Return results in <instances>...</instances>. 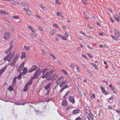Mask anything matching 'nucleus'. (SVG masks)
I'll return each instance as SVG.
<instances>
[{
  "label": "nucleus",
  "mask_w": 120,
  "mask_h": 120,
  "mask_svg": "<svg viewBox=\"0 0 120 120\" xmlns=\"http://www.w3.org/2000/svg\"><path fill=\"white\" fill-rule=\"evenodd\" d=\"M53 70H51L50 71L47 72L45 74L43 75L41 77L43 79L47 78V77L51 75L53 73Z\"/></svg>",
  "instance_id": "f257e3e1"
},
{
  "label": "nucleus",
  "mask_w": 120,
  "mask_h": 120,
  "mask_svg": "<svg viewBox=\"0 0 120 120\" xmlns=\"http://www.w3.org/2000/svg\"><path fill=\"white\" fill-rule=\"evenodd\" d=\"M41 73V72H40V69H39L38 70L34 75V76H35V78L37 79L38 76L40 75Z\"/></svg>",
  "instance_id": "f03ea898"
},
{
  "label": "nucleus",
  "mask_w": 120,
  "mask_h": 120,
  "mask_svg": "<svg viewBox=\"0 0 120 120\" xmlns=\"http://www.w3.org/2000/svg\"><path fill=\"white\" fill-rule=\"evenodd\" d=\"M53 83L52 82H50L49 83L47 84L44 87V89L45 90H48L49 89H51V88L50 87L51 86Z\"/></svg>",
  "instance_id": "7ed1b4c3"
},
{
  "label": "nucleus",
  "mask_w": 120,
  "mask_h": 120,
  "mask_svg": "<svg viewBox=\"0 0 120 120\" xmlns=\"http://www.w3.org/2000/svg\"><path fill=\"white\" fill-rule=\"evenodd\" d=\"M64 79V78L62 77H61L56 81V83L57 84H58L62 82Z\"/></svg>",
  "instance_id": "20e7f679"
},
{
  "label": "nucleus",
  "mask_w": 120,
  "mask_h": 120,
  "mask_svg": "<svg viewBox=\"0 0 120 120\" xmlns=\"http://www.w3.org/2000/svg\"><path fill=\"white\" fill-rule=\"evenodd\" d=\"M68 99L70 101L72 102L73 104H75V101L74 99V98L72 96H69L68 98Z\"/></svg>",
  "instance_id": "39448f33"
},
{
  "label": "nucleus",
  "mask_w": 120,
  "mask_h": 120,
  "mask_svg": "<svg viewBox=\"0 0 120 120\" xmlns=\"http://www.w3.org/2000/svg\"><path fill=\"white\" fill-rule=\"evenodd\" d=\"M7 66L5 65L2 69L0 70V76L1 75V74L4 72L5 70L7 68Z\"/></svg>",
  "instance_id": "423d86ee"
},
{
  "label": "nucleus",
  "mask_w": 120,
  "mask_h": 120,
  "mask_svg": "<svg viewBox=\"0 0 120 120\" xmlns=\"http://www.w3.org/2000/svg\"><path fill=\"white\" fill-rule=\"evenodd\" d=\"M36 67L37 66L36 65H34L32 67V68L30 69L28 71V72H31L35 70L36 69Z\"/></svg>",
  "instance_id": "0eeeda50"
},
{
  "label": "nucleus",
  "mask_w": 120,
  "mask_h": 120,
  "mask_svg": "<svg viewBox=\"0 0 120 120\" xmlns=\"http://www.w3.org/2000/svg\"><path fill=\"white\" fill-rule=\"evenodd\" d=\"M10 34L9 33H6L4 34V38L6 40H7L9 38Z\"/></svg>",
  "instance_id": "6e6552de"
},
{
  "label": "nucleus",
  "mask_w": 120,
  "mask_h": 120,
  "mask_svg": "<svg viewBox=\"0 0 120 120\" xmlns=\"http://www.w3.org/2000/svg\"><path fill=\"white\" fill-rule=\"evenodd\" d=\"M114 18L117 22H119L120 19V14L119 15H115Z\"/></svg>",
  "instance_id": "1a4fd4ad"
},
{
  "label": "nucleus",
  "mask_w": 120,
  "mask_h": 120,
  "mask_svg": "<svg viewBox=\"0 0 120 120\" xmlns=\"http://www.w3.org/2000/svg\"><path fill=\"white\" fill-rule=\"evenodd\" d=\"M100 88L102 92L104 94V93L105 95H107L108 94V93H107L105 91V89L103 87H100Z\"/></svg>",
  "instance_id": "9d476101"
},
{
  "label": "nucleus",
  "mask_w": 120,
  "mask_h": 120,
  "mask_svg": "<svg viewBox=\"0 0 120 120\" xmlns=\"http://www.w3.org/2000/svg\"><path fill=\"white\" fill-rule=\"evenodd\" d=\"M28 71H27V68H24L23 70V72L22 73L23 75L26 74L27 72H28Z\"/></svg>",
  "instance_id": "9b49d317"
},
{
  "label": "nucleus",
  "mask_w": 120,
  "mask_h": 120,
  "mask_svg": "<svg viewBox=\"0 0 120 120\" xmlns=\"http://www.w3.org/2000/svg\"><path fill=\"white\" fill-rule=\"evenodd\" d=\"M80 111L78 109H76L72 111V113L73 114H76L79 113Z\"/></svg>",
  "instance_id": "f8f14e48"
},
{
  "label": "nucleus",
  "mask_w": 120,
  "mask_h": 120,
  "mask_svg": "<svg viewBox=\"0 0 120 120\" xmlns=\"http://www.w3.org/2000/svg\"><path fill=\"white\" fill-rule=\"evenodd\" d=\"M11 54V52H10L8 55L4 58V60L5 61H6L10 57V55Z\"/></svg>",
  "instance_id": "ddd939ff"
},
{
  "label": "nucleus",
  "mask_w": 120,
  "mask_h": 120,
  "mask_svg": "<svg viewBox=\"0 0 120 120\" xmlns=\"http://www.w3.org/2000/svg\"><path fill=\"white\" fill-rule=\"evenodd\" d=\"M115 34L117 38H119L120 36V34H119L118 30H116L115 32Z\"/></svg>",
  "instance_id": "4468645a"
},
{
  "label": "nucleus",
  "mask_w": 120,
  "mask_h": 120,
  "mask_svg": "<svg viewBox=\"0 0 120 120\" xmlns=\"http://www.w3.org/2000/svg\"><path fill=\"white\" fill-rule=\"evenodd\" d=\"M51 76L52 79V80H53L56 79L58 76L55 74H53V75H51Z\"/></svg>",
  "instance_id": "2eb2a0df"
},
{
  "label": "nucleus",
  "mask_w": 120,
  "mask_h": 120,
  "mask_svg": "<svg viewBox=\"0 0 120 120\" xmlns=\"http://www.w3.org/2000/svg\"><path fill=\"white\" fill-rule=\"evenodd\" d=\"M16 77H15L13 79L12 82V84L13 85V86H15V84L16 83Z\"/></svg>",
  "instance_id": "dca6fc26"
},
{
  "label": "nucleus",
  "mask_w": 120,
  "mask_h": 120,
  "mask_svg": "<svg viewBox=\"0 0 120 120\" xmlns=\"http://www.w3.org/2000/svg\"><path fill=\"white\" fill-rule=\"evenodd\" d=\"M83 14L86 16V19H89V18L87 12L86 11H84L83 12Z\"/></svg>",
  "instance_id": "f3484780"
},
{
  "label": "nucleus",
  "mask_w": 120,
  "mask_h": 120,
  "mask_svg": "<svg viewBox=\"0 0 120 120\" xmlns=\"http://www.w3.org/2000/svg\"><path fill=\"white\" fill-rule=\"evenodd\" d=\"M66 82V81H64L62 82H61L59 84L60 87V88H61L65 84Z\"/></svg>",
  "instance_id": "a211bd4d"
},
{
  "label": "nucleus",
  "mask_w": 120,
  "mask_h": 120,
  "mask_svg": "<svg viewBox=\"0 0 120 120\" xmlns=\"http://www.w3.org/2000/svg\"><path fill=\"white\" fill-rule=\"evenodd\" d=\"M33 82V80H32V79H30L26 85H27L28 86V85H30L32 84Z\"/></svg>",
  "instance_id": "6ab92c4d"
},
{
  "label": "nucleus",
  "mask_w": 120,
  "mask_h": 120,
  "mask_svg": "<svg viewBox=\"0 0 120 120\" xmlns=\"http://www.w3.org/2000/svg\"><path fill=\"white\" fill-rule=\"evenodd\" d=\"M26 53L24 52L22 53V56H21V59L24 58L26 57Z\"/></svg>",
  "instance_id": "aec40b11"
},
{
  "label": "nucleus",
  "mask_w": 120,
  "mask_h": 120,
  "mask_svg": "<svg viewBox=\"0 0 120 120\" xmlns=\"http://www.w3.org/2000/svg\"><path fill=\"white\" fill-rule=\"evenodd\" d=\"M10 65H11V66L14 67L16 64V63L14 62L12 60L11 61V62L10 63Z\"/></svg>",
  "instance_id": "412c9836"
},
{
  "label": "nucleus",
  "mask_w": 120,
  "mask_h": 120,
  "mask_svg": "<svg viewBox=\"0 0 120 120\" xmlns=\"http://www.w3.org/2000/svg\"><path fill=\"white\" fill-rule=\"evenodd\" d=\"M28 86L27 85H26L25 86L24 89L23 90V91L25 92L28 89Z\"/></svg>",
  "instance_id": "4be33fe9"
},
{
  "label": "nucleus",
  "mask_w": 120,
  "mask_h": 120,
  "mask_svg": "<svg viewBox=\"0 0 120 120\" xmlns=\"http://www.w3.org/2000/svg\"><path fill=\"white\" fill-rule=\"evenodd\" d=\"M24 65V63H22L19 66V68L20 69H22Z\"/></svg>",
  "instance_id": "5701e85b"
},
{
  "label": "nucleus",
  "mask_w": 120,
  "mask_h": 120,
  "mask_svg": "<svg viewBox=\"0 0 120 120\" xmlns=\"http://www.w3.org/2000/svg\"><path fill=\"white\" fill-rule=\"evenodd\" d=\"M89 115L90 117V119H93L94 118V115L91 113L89 114Z\"/></svg>",
  "instance_id": "b1692460"
},
{
  "label": "nucleus",
  "mask_w": 120,
  "mask_h": 120,
  "mask_svg": "<svg viewBox=\"0 0 120 120\" xmlns=\"http://www.w3.org/2000/svg\"><path fill=\"white\" fill-rule=\"evenodd\" d=\"M67 104V101L66 100H64L63 101L62 105L63 106H65Z\"/></svg>",
  "instance_id": "393cba45"
},
{
  "label": "nucleus",
  "mask_w": 120,
  "mask_h": 120,
  "mask_svg": "<svg viewBox=\"0 0 120 120\" xmlns=\"http://www.w3.org/2000/svg\"><path fill=\"white\" fill-rule=\"evenodd\" d=\"M69 32H68L67 31H66L65 32L64 34V36H65L67 38L68 37L69 35Z\"/></svg>",
  "instance_id": "a878e982"
},
{
  "label": "nucleus",
  "mask_w": 120,
  "mask_h": 120,
  "mask_svg": "<svg viewBox=\"0 0 120 120\" xmlns=\"http://www.w3.org/2000/svg\"><path fill=\"white\" fill-rule=\"evenodd\" d=\"M8 90L10 91H13L14 89L11 86H10L8 88Z\"/></svg>",
  "instance_id": "bb28decb"
},
{
  "label": "nucleus",
  "mask_w": 120,
  "mask_h": 120,
  "mask_svg": "<svg viewBox=\"0 0 120 120\" xmlns=\"http://www.w3.org/2000/svg\"><path fill=\"white\" fill-rule=\"evenodd\" d=\"M56 33V30H52L51 32L50 33L51 35H53Z\"/></svg>",
  "instance_id": "cd10ccee"
},
{
  "label": "nucleus",
  "mask_w": 120,
  "mask_h": 120,
  "mask_svg": "<svg viewBox=\"0 0 120 120\" xmlns=\"http://www.w3.org/2000/svg\"><path fill=\"white\" fill-rule=\"evenodd\" d=\"M27 12L28 15H30L31 14V12L29 10L27 9Z\"/></svg>",
  "instance_id": "c85d7f7f"
},
{
  "label": "nucleus",
  "mask_w": 120,
  "mask_h": 120,
  "mask_svg": "<svg viewBox=\"0 0 120 120\" xmlns=\"http://www.w3.org/2000/svg\"><path fill=\"white\" fill-rule=\"evenodd\" d=\"M22 72L19 74L18 77V79H19L21 78V77L22 76Z\"/></svg>",
  "instance_id": "c756f323"
},
{
  "label": "nucleus",
  "mask_w": 120,
  "mask_h": 120,
  "mask_svg": "<svg viewBox=\"0 0 120 120\" xmlns=\"http://www.w3.org/2000/svg\"><path fill=\"white\" fill-rule=\"evenodd\" d=\"M92 64L94 66V68L96 69L97 70V66L94 63H92Z\"/></svg>",
  "instance_id": "7c9ffc66"
},
{
  "label": "nucleus",
  "mask_w": 120,
  "mask_h": 120,
  "mask_svg": "<svg viewBox=\"0 0 120 120\" xmlns=\"http://www.w3.org/2000/svg\"><path fill=\"white\" fill-rule=\"evenodd\" d=\"M47 79L49 81L50 80H52V79L51 77V76H48L47 77Z\"/></svg>",
  "instance_id": "2f4dec72"
},
{
  "label": "nucleus",
  "mask_w": 120,
  "mask_h": 120,
  "mask_svg": "<svg viewBox=\"0 0 120 120\" xmlns=\"http://www.w3.org/2000/svg\"><path fill=\"white\" fill-rule=\"evenodd\" d=\"M13 47V46H12V45L8 49V52L10 51L12 49Z\"/></svg>",
  "instance_id": "473e14b6"
},
{
  "label": "nucleus",
  "mask_w": 120,
  "mask_h": 120,
  "mask_svg": "<svg viewBox=\"0 0 120 120\" xmlns=\"http://www.w3.org/2000/svg\"><path fill=\"white\" fill-rule=\"evenodd\" d=\"M24 47L25 49L27 50H28L29 49V48L28 46H24Z\"/></svg>",
  "instance_id": "72a5a7b5"
},
{
  "label": "nucleus",
  "mask_w": 120,
  "mask_h": 120,
  "mask_svg": "<svg viewBox=\"0 0 120 120\" xmlns=\"http://www.w3.org/2000/svg\"><path fill=\"white\" fill-rule=\"evenodd\" d=\"M86 113L88 114L91 113L90 111L89 110H86Z\"/></svg>",
  "instance_id": "f704fd0d"
},
{
  "label": "nucleus",
  "mask_w": 120,
  "mask_h": 120,
  "mask_svg": "<svg viewBox=\"0 0 120 120\" xmlns=\"http://www.w3.org/2000/svg\"><path fill=\"white\" fill-rule=\"evenodd\" d=\"M81 119L82 118H80V116H79L77 117L75 120H81Z\"/></svg>",
  "instance_id": "c9c22d12"
},
{
  "label": "nucleus",
  "mask_w": 120,
  "mask_h": 120,
  "mask_svg": "<svg viewBox=\"0 0 120 120\" xmlns=\"http://www.w3.org/2000/svg\"><path fill=\"white\" fill-rule=\"evenodd\" d=\"M68 86L67 85H66L64 86L63 88L64 89H65L68 88Z\"/></svg>",
  "instance_id": "e433bc0d"
},
{
  "label": "nucleus",
  "mask_w": 120,
  "mask_h": 120,
  "mask_svg": "<svg viewBox=\"0 0 120 120\" xmlns=\"http://www.w3.org/2000/svg\"><path fill=\"white\" fill-rule=\"evenodd\" d=\"M36 114H38L40 113V111L39 110H36Z\"/></svg>",
  "instance_id": "4c0bfd02"
},
{
  "label": "nucleus",
  "mask_w": 120,
  "mask_h": 120,
  "mask_svg": "<svg viewBox=\"0 0 120 120\" xmlns=\"http://www.w3.org/2000/svg\"><path fill=\"white\" fill-rule=\"evenodd\" d=\"M82 2L83 3L85 4L86 5L87 3V2L86 0H82Z\"/></svg>",
  "instance_id": "58836bf2"
},
{
  "label": "nucleus",
  "mask_w": 120,
  "mask_h": 120,
  "mask_svg": "<svg viewBox=\"0 0 120 120\" xmlns=\"http://www.w3.org/2000/svg\"><path fill=\"white\" fill-rule=\"evenodd\" d=\"M111 36L113 39H114L115 40H117V38H116L115 37L113 36L112 35H111Z\"/></svg>",
  "instance_id": "ea45409f"
},
{
  "label": "nucleus",
  "mask_w": 120,
  "mask_h": 120,
  "mask_svg": "<svg viewBox=\"0 0 120 120\" xmlns=\"http://www.w3.org/2000/svg\"><path fill=\"white\" fill-rule=\"evenodd\" d=\"M0 13L3 14H5L6 13L4 11L2 10H1L0 11Z\"/></svg>",
  "instance_id": "a19ab883"
},
{
  "label": "nucleus",
  "mask_w": 120,
  "mask_h": 120,
  "mask_svg": "<svg viewBox=\"0 0 120 120\" xmlns=\"http://www.w3.org/2000/svg\"><path fill=\"white\" fill-rule=\"evenodd\" d=\"M56 2L58 4H60V3L59 2V0H56Z\"/></svg>",
  "instance_id": "79ce46f5"
},
{
  "label": "nucleus",
  "mask_w": 120,
  "mask_h": 120,
  "mask_svg": "<svg viewBox=\"0 0 120 120\" xmlns=\"http://www.w3.org/2000/svg\"><path fill=\"white\" fill-rule=\"evenodd\" d=\"M47 70V68H45V69H44V70H43V71H41V70H40V72H41V73L43 72H45H45H46V70Z\"/></svg>",
  "instance_id": "37998d69"
},
{
  "label": "nucleus",
  "mask_w": 120,
  "mask_h": 120,
  "mask_svg": "<svg viewBox=\"0 0 120 120\" xmlns=\"http://www.w3.org/2000/svg\"><path fill=\"white\" fill-rule=\"evenodd\" d=\"M63 40H66L67 39L64 36H63L61 38Z\"/></svg>",
  "instance_id": "c03bdc74"
},
{
  "label": "nucleus",
  "mask_w": 120,
  "mask_h": 120,
  "mask_svg": "<svg viewBox=\"0 0 120 120\" xmlns=\"http://www.w3.org/2000/svg\"><path fill=\"white\" fill-rule=\"evenodd\" d=\"M94 97V98H95V95L94 94H93L92 95V96H91V95H90V98L92 99V97Z\"/></svg>",
  "instance_id": "a18cd8bd"
},
{
  "label": "nucleus",
  "mask_w": 120,
  "mask_h": 120,
  "mask_svg": "<svg viewBox=\"0 0 120 120\" xmlns=\"http://www.w3.org/2000/svg\"><path fill=\"white\" fill-rule=\"evenodd\" d=\"M12 58L11 57H9V58L7 60L9 62L11 61V59Z\"/></svg>",
  "instance_id": "49530a36"
},
{
  "label": "nucleus",
  "mask_w": 120,
  "mask_h": 120,
  "mask_svg": "<svg viewBox=\"0 0 120 120\" xmlns=\"http://www.w3.org/2000/svg\"><path fill=\"white\" fill-rule=\"evenodd\" d=\"M17 59H15V58L12 61H14V62H15V63H16V61L17 60Z\"/></svg>",
  "instance_id": "de8ad7c7"
},
{
  "label": "nucleus",
  "mask_w": 120,
  "mask_h": 120,
  "mask_svg": "<svg viewBox=\"0 0 120 120\" xmlns=\"http://www.w3.org/2000/svg\"><path fill=\"white\" fill-rule=\"evenodd\" d=\"M62 71L65 74H66V75L67 74V73L66 72L65 70H62Z\"/></svg>",
  "instance_id": "09e8293b"
},
{
  "label": "nucleus",
  "mask_w": 120,
  "mask_h": 120,
  "mask_svg": "<svg viewBox=\"0 0 120 120\" xmlns=\"http://www.w3.org/2000/svg\"><path fill=\"white\" fill-rule=\"evenodd\" d=\"M13 17L14 19H19V17L18 16H13Z\"/></svg>",
  "instance_id": "8fccbe9b"
},
{
  "label": "nucleus",
  "mask_w": 120,
  "mask_h": 120,
  "mask_svg": "<svg viewBox=\"0 0 120 120\" xmlns=\"http://www.w3.org/2000/svg\"><path fill=\"white\" fill-rule=\"evenodd\" d=\"M87 55L89 56L90 58H92L93 57L89 53H88L87 54Z\"/></svg>",
  "instance_id": "3c124183"
},
{
  "label": "nucleus",
  "mask_w": 120,
  "mask_h": 120,
  "mask_svg": "<svg viewBox=\"0 0 120 120\" xmlns=\"http://www.w3.org/2000/svg\"><path fill=\"white\" fill-rule=\"evenodd\" d=\"M115 111L117 113L119 114V112H120V109L119 110H116Z\"/></svg>",
  "instance_id": "603ef678"
},
{
  "label": "nucleus",
  "mask_w": 120,
  "mask_h": 120,
  "mask_svg": "<svg viewBox=\"0 0 120 120\" xmlns=\"http://www.w3.org/2000/svg\"><path fill=\"white\" fill-rule=\"evenodd\" d=\"M64 89L63 88H62L60 90V92H62L64 90Z\"/></svg>",
  "instance_id": "864d4df0"
},
{
  "label": "nucleus",
  "mask_w": 120,
  "mask_h": 120,
  "mask_svg": "<svg viewBox=\"0 0 120 120\" xmlns=\"http://www.w3.org/2000/svg\"><path fill=\"white\" fill-rule=\"evenodd\" d=\"M42 9H43L44 11H46L47 10V9L45 7H43Z\"/></svg>",
  "instance_id": "5fc2aeb1"
},
{
  "label": "nucleus",
  "mask_w": 120,
  "mask_h": 120,
  "mask_svg": "<svg viewBox=\"0 0 120 120\" xmlns=\"http://www.w3.org/2000/svg\"><path fill=\"white\" fill-rule=\"evenodd\" d=\"M110 21H111V22H114V21H113V19L111 17H110Z\"/></svg>",
  "instance_id": "6e6d98bb"
},
{
  "label": "nucleus",
  "mask_w": 120,
  "mask_h": 120,
  "mask_svg": "<svg viewBox=\"0 0 120 120\" xmlns=\"http://www.w3.org/2000/svg\"><path fill=\"white\" fill-rule=\"evenodd\" d=\"M69 93V91H67L65 94V96H67Z\"/></svg>",
  "instance_id": "4d7b16f0"
},
{
  "label": "nucleus",
  "mask_w": 120,
  "mask_h": 120,
  "mask_svg": "<svg viewBox=\"0 0 120 120\" xmlns=\"http://www.w3.org/2000/svg\"><path fill=\"white\" fill-rule=\"evenodd\" d=\"M54 27H58V25L56 24H54Z\"/></svg>",
  "instance_id": "13d9d810"
},
{
  "label": "nucleus",
  "mask_w": 120,
  "mask_h": 120,
  "mask_svg": "<svg viewBox=\"0 0 120 120\" xmlns=\"http://www.w3.org/2000/svg\"><path fill=\"white\" fill-rule=\"evenodd\" d=\"M28 27L29 28V29L30 30H32V27L30 26H28Z\"/></svg>",
  "instance_id": "bf43d9fd"
},
{
  "label": "nucleus",
  "mask_w": 120,
  "mask_h": 120,
  "mask_svg": "<svg viewBox=\"0 0 120 120\" xmlns=\"http://www.w3.org/2000/svg\"><path fill=\"white\" fill-rule=\"evenodd\" d=\"M19 57V56L18 55H17L15 56V59H18Z\"/></svg>",
  "instance_id": "052dcab7"
},
{
  "label": "nucleus",
  "mask_w": 120,
  "mask_h": 120,
  "mask_svg": "<svg viewBox=\"0 0 120 120\" xmlns=\"http://www.w3.org/2000/svg\"><path fill=\"white\" fill-rule=\"evenodd\" d=\"M57 37H59L61 38L63 36H62V35H59V34L57 35Z\"/></svg>",
  "instance_id": "680f3d73"
},
{
  "label": "nucleus",
  "mask_w": 120,
  "mask_h": 120,
  "mask_svg": "<svg viewBox=\"0 0 120 120\" xmlns=\"http://www.w3.org/2000/svg\"><path fill=\"white\" fill-rule=\"evenodd\" d=\"M108 108L109 109H112V107H111L110 106V105H109L108 106Z\"/></svg>",
  "instance_id": "e2e57ef3"
},
{
  "label": "nucleus",
  "mask_w": 120,
  "mask_h": 120,
  "mask_svg": "<svg viewBox=\"0 0 120 120\" xmlns=\"http://www.w3.org/2000/svg\"><path fill=\"white\" fill-rule=\"evenodd\" d=\"M89 107L88 106H86L85 108V109L86 110H89Z\"/></svg>",
  "instance_id": "0e129e2a"
},
{
  "label": "nucleus",
  "mask_w": 120,
  "mask_h": 120,
  "mask_svg": "<svg viewBox=\"0 0 120 120\" xmlns=\"http://www.w3.org/2000/svg\"><path fill=\"white\" fill-rule=\"evenodd\" d=\"M13 56H14V54L12 53V54L11 53V55L10 56V57H11V58H12L13 57Z\"/></svg>",
  "instance_id": "69168bd1"
},
{
  "label": "nucleus",
  "mask_w": 120,
  "mask_h": 120,
  "mask_svg": "<svg viewBox=\"0 0 120 120\" xmlns=\"http://www.w3.org/2000/svg\"><path fill=\"white\" fill-rule=\"evenodd\" d=\"M31 79H32V80H33V79H35V76L34 75V76L32 77H31Z\"/></svg>",
  "instance_id": "338daca9"
},
{
  "label": "nucleus",
  "mask_w": 120,
  "mask_h": 120,
  "mask_svg": "<svg viewBox=\"0 0 120 120\" xmlns=\"http://www.w3.org/2000/svg\"><path fill=\"white\" fill-rule=\"evenodd\" d=\"M71 67H74V65L73 64H71Z\"/></svg>",
  "instance_id": "774afa93"
}]
</instances>
